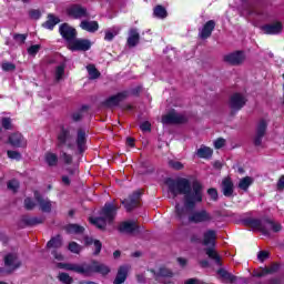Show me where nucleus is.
<instances>
[{"instance_id": "nucleus-42", "label": "nucleus", "mask_w": 284, "mask_h": 284, "mask_svg": "<svg viewBox=\"0 0 284 284\" xmlns=\"http://www.w3.org/2000/svg\"><path fill=\"white\" fill-rule=\"evenodd\" d=\"M69 252H72V254H80L83 247L79 245L77 242L69 243L68 246Z\"/></svg>"}, {"instance_id": "nucleus-19", "label": "nucleus", "mask_w": 284, "mask_h": 284, "mask_svg": "<svg viewBox=\"0 0 284 284\" xmlns=\"http://www.w3.org/2000/svg\"><path fill=\"white\" fill-rule=\"evenodd\" d=\"M9 143L13 148H26L28 145V142L26 141V138L21 133H13L9 136Z\"/></svg>"}, {"instance_id": "nucleus-21", "label": "nucleus", "mask_w": 284, "mask_h": 284, "mask_svg": "<svg viewBox=\"0 0 284 284\" xmlns=\"http://www.w3.org/2000/svg\"><path fill=\"white\" fill-rule=\"evenodd\" d=\"M120 232H123L124 234H134L139 232V226L134 221L123 222L120 224Z\"/></svg>"}, {"instance_id": "nucleus-30", "label": "nucleus", "mask_w": 284, "mask_h": 284, "mask_svg": "<svg viewBox=\"0 0 284 284\" xmlns=\"http://www.w3.org/2000/svg\"><path fill=\"white\" fill-rule=\"evenodd\" d=\"M58 23H61L59 17L50 13L48 16V20L43 23V28H45L47 30H54V26H57Z\"/></svg>"}, {"instance_id": "nucleus-28", "label": "nucleus", "mask_w": 284, "mask_h": 284, "mask_svg": "<svg viewBox=\"0 0 284 284\" xmlns=\"http://www.w3.org/2000/svg\"><path fill=\"white\" fill-rule=\"evenodd\" d=\"M77 148L81 153L85 152V131L79 130L77 135Z\"/></svg>"}, {"instance_id": "nucleus-57", "label": "nucleus", "mask_w": 284, "mask_h": 284, "mask_svg": "<svg viewBox=\"0 0 284 284\" xmlns=\"http://www.w3.org/2000/svg\"><path fill=\"white\" fill-rule=\"evenodd\" d=\"M224 145H225V139H223V138H220L214 141L215 150H221V148H223Z\"/></svg>"}, {"instance_id": "nucleus-7", "label": "nucleus", "mask_w": 284, "mask_h": 284, "mask_svg": "<svg viewBox=\"0 0 284 284\" xmlns=\"http://www.w3.org/2000/svg\"><path fill=\"white\" fill-rule=\"evenodd\" d=\"M4 266L6 268H0V274H10L14 272V270H19L21 267V261H19V256L14 253H10L4 256Z\"/></svg>"}, {"instance_id": "nucleus-26", "label": "nucleus", "mask_w": 284, "mask_h": 284, "mask_svg": "<svg viewBox=\"0 0 284 284\" xmlns=\"http://www.w3.org/2000/svg\"><path fill=\"white\" fill-rule=\"evenodd\" d=\"M80 28L82 30H85L87 32H91L94 33L99 30V22L97 21H88V20H83L80 23Z\"/></svg>"}, {"instance_id": "nucleus-3", "label": "nucleus", "mask_w": 284, "mask_h": 284, "mask_svg": "<svg viewBox=\"0 0 284 284\" xmlns=\"http://www.w3.org/2000/svg\"><path fill=\"white\" fill-rule=\"evenodd\" d=\"M245 225L252 227L255 232H261L264 236H270V232H281L282 226L278 223H274L268 219H245Z\"/></svg>"}, {"instance_id": "nucleus-53", "label": "nucleus", "mask_w": 284, "mask_h": 284, "mask_svg": "<svg viewBox=\"0 0 284 284\" xmlns=\"http://www.w3.org/2000/svg\"><path fill=\"white\" fill-rule=\"evenodd\" d=\"M207 194L211 196L212 201H219V191H216V189H209Z\"/></svg>"}, {"instance_id": "nucleus-18", "label": "nucleus", "mask_w": 284, "mask_h": 284, "mask_svg": "<svg viewBox=\"0 0 284 284\" xmlns=\"http://www.w3.org/2000/svg\"><path fill=\"white\" fill-rule=\"evenodd\" d=\"M264 34H281L283 32V22L276 21L262 27Z\"/></svg>"}, {"instance_id": "nucleus-6", "label": "nucleus", "mask_w": 284, "mask_h": 284, "mask_svg": "<svg viewBox=\"0 0 284 284\" xmlns=\"http://www.w3.org/2000/svg\"><path fill=\"white\" fill-rule=\"evenodd\" d=\"M57 141V148H65V145L69 150H74L75 148L70 129L62 128L58 133Z\"/></svg>"}, {"instance_id": "nucleus-46", "label": "nucleus", "mask_w": 284, "mask_h": 284, "mask_svg": "<svg viewBox=\"0 0 284 284\" xmlns=\"http://www.w3.org/2000/svg\"><path fill=\"white\" fill-rule=\"evenodd\" d=\"M60 159L65 163V165H72V155L65 152L60 153Z\"/></svg>"}, {"instance_id": "nucleus-23", "label": "nucleus", "mask_w": 284, "mask_h": 284, "mask_svg": "<svg viewBox=\"0 0 284 284\" xmlns=\"http://www.w3.org/2000/svg\"><path fill=\"white\" fill-rule=\"evenodd\" d=\"M34 196L37 202L40 205V210H42L43 212H51L52 211V202L48 199H43V196L39 195V192H34Z\"/></svg>"}, {"instance_id": "nucleus-9", "label": "nucleus", "mask_w": 284, "mask_h": 284, "mask_svg": "<svg viewBox=\"0 0 284 284\" xmlns=\"http://www.w3.org/2000/svg\"><path fill=\"white\" fill-rule=\"evenodd\" d=\"M68 48L71 52H88L92 48V42L90 40L74 38Z\"/></svg>"}, {"instance_id": "nucleus-10", "label": "nucleus", "mask_w": 284, "mask_h": 284, "mask_svg": "<svg viewBox=\"0 0 284 284\" xmlns=\"http://www.w3.org/2000/svg\"><path fill=\"white\" fill-rule=\"evenodd\" d=\"M245 103H247V98L241 93H234L229 102V105L233 112H239V110H242L245 106Z\"/></svg>"}, {"instance_id": "nucleus-49", "label": "nucleus", "mask_w": 284, "mask_h": 284, "mask_svg": "<svg viewBox=\"0 0 284 284\" xmlns=\"http://www.w3.org/2000/svg\"><path fill=\"white\" fill-rule=\"evenodd\" d=\"M267 258H270V253L267 251H260L257 253V261L261 263H264Z\"/></svg>"}, {"instance_id": "nucleus-50", "label": "nucleus", "mask_w": 284, "mask_h": 284, "mask_svg": "<svg viewBox=\"0 0 284 284\" xmlns=\"http://www.w3.org/2000/svg\"><path fill=\"white\" fill-rule=\"evenodd\" d=\"M8 190H11V192H17L19 190V181H17V180L9 181Z\"/></svg>"}, {"instance_id": "nucleus-29", "label": "nucleus", "mask_w": 284, "mask_h": 284, "mask_svg": "<svg viewBox=\"0 0 284 284\" xmlns=\"http://www.w3.org/2000/svg\"><path fill=\"white\" fill-rule=\"evenodd\" d=\"M44 161L49 168H57L59 164V155H57V153L47 152L44 154Z\"/></svg>"}, {"instance_id": "nucleus-58", "label": "nucleus", "mask_w": 284, "mask_h": 284, "mask_svg": "<svg viewBox=\"0 0 284 284\" xmlns=\"http://www.w3.org/2000/svg\"><path fill=\"white\" fill-rule=\"evenodd\" d=\"M140 130H142V132H150V130H152V124L145 121L142 124H140Z\"/></svg>"}, {"instance_id": "nucleus-45", "label": "nucleus", "mask_w": 284, "mask_h": 284, "mask_svg": "<svg viewBox=\"0 0 284 284\" xmlns=\"http://www.w3.org/2000/svg\"><path fill=\"white\" fill-rule=\"evenodd\" d=\"M45 221V217L39 216V217H30L27 223L28 225H41Z\"/></svg>"}, {"instance_id": "nucleus-8", "label": "nucleus", "mask_w": 284, "mask_h": 284, "mask_svg": "<svg viewBox=\"0 0 284 284\" xmlns=\"http://www.w3.org/2000/svg\"><path fill=\"white\" fill-rule=\"evenodd\" d=\"M213 219L214 217L212 216V213L207 212V210L205 209L194 211L187 217L189 223H195V224L212 223Z\"/></svg>"}, {"instance_id": "nucleus-16", "label": "nucleus", "mask_w": 284, "mask_h": 284, "mask_svg": "<svg viewBox=\"0 0 284 284\" xmlns=\"http://www.w3.org/2000/svg\"><path fill=\"white\" fill-rule=\"evenodd\" d=\"M141 200V193L135 192L129 199L122 201V205H124L126 212H132L134 207H139V201Z\"/></svg>"}, {"instance_id": "nucleus-12", "label": "nucleus", "mask_w": 284, "mask_h": 284, "mask_svg": "<svg viewBox=\"0 0 284 284\" xmlns=\"http://www.w3.org/2000/svg\"><path fill=\"white\" fill-rule=\"evenodd\" d=\"M185 121H187V118L175 111H171L169 114L162 118V123H164L165 125L174 123H185Z\"/></svg>"}, {"instance_id": "nucleus-5", "label": "nucleus", "mask_w": 284, "mask_h": 284, "mask_svg": "<svg viewBox=\"0 0 284 284\" xmlns=\"http://www.w3.org/2000/svg\"><path fill=\"white\" fill-rule=\"evenodd\" d=\"M116 216V206L112 203H108L102 209L99 217H90V223L97 225L99 230H105L108 223H112Z\"/></svg>"}, {"instance_id": "nucleus-38", "label": "nucleus", "mask_w": 284, "mask_h": 284, "mask_svg": "<svg viewBox=\"0 0 284 284\" xmlns=\"http://www.w3.org/2000/svg\"><path fill=\"white\" fill-rule=\"evenodd\" d=\"M217 274L221 276V278H224V281H229V283H235L236 276H234L232 273H229L224 268H220L217 271Z\"/></svg>"}, {"instance_id": "nucleus-62", "label": "nucleus", "mask_w": 284, "mask_h": 284, "mask_svg": "<svg viewBox=\"0 0 284 284\" xmlns=\"http://www.w3.org/2000/svg\"><path fill=\"white\" fill-rule=\"evenodd\" d=\"M72 119L73 121H81V119H83V114H81V112H75L72 114Z\"/></svg>"}, {"instance_id": "nucleus-24", "label": "nucleus", "mask_w": 284, "mask_h": 284, "mask_svg": "<svg viewBox=\"0 0 284 284\" xmlns=\"http://www.w3.org/2000/svg\"><path fill=\"white\" fill-rule=\"evenodd\" d=\"M222 192L224 194V196H232V194H234V182H232V179L230 178H225L222 181Z\"/></svg>"}, {"instance_id": "nucleus-41", "label": "nucleus", "mask_w": 284, "mask_h": 284, "mask_svg": "<svg viewBox=\"0 0 284 284\" xmlns=\"http://www.w3.org/2000/svg\"><path fill=\"white\" fill-rule=\"evenodd\" d=\"M65 74V63H62L55 68V81H61Z\"/></svg>"}, {"instance_id": "nucleus-48", "label": "nucleus", "mask_w": 284, "mask_h": 284, "mask_svg": "<svg viewBox=\"0 0 284 284\" xmlns=\"http://www.w3.org/2000/svg\"><path fill=\"white\" fill-rule=\"evenodd\" d=\"M2 70L3 72H14V70H17V65L12 62H3Z\"/></svg>"}, {"instance_id": "nucleus-36", "label": "nucleus", "mask_w": 284, "mask_h": 284, "mask_svg": "<svg viewBox=\"0 0 284 284\" xmlns=\"http://www.w3.org/2000/svg\"><path fill=\"white\" fill-rule=\"evenodd\" d=\"M153 16L156 17V19H165L168 17V10L165 7L158 4L153 9Z\"/></svg>"}, {"instance_id": "nucleus-60", "label": "nucleus", "mask_w": 284, "mask_h": 284, "mask_svg": "<svg viewBox=\"0 0 284 284\" xmlns=\"http://www.w3.org/2000/svg\"><path fill=\"white\" fill-rule=\"evenodd\" d=\"M268 274H276L278 272V264H273L271 267H267Z\"/></svg>"}, {"instance_id": "nucleus-31", "label": "nucleus", "mask_w": 284, "mask_h": 284, "mask_svg": "<svg viewBox=\"0 0 284 284\" xmlns=\"http://www.w3.org/2000/svg\"><path fill=\"white\" fill-rule=\"evenodd\" d=\"M254 183V178L252 176H245L242 178L237 184L239 190H242L243 192H247L250 190V186Z\"/></svg>"}, {"instance_id": "nucleus-32", "label": "nucleus", "mask_w": 284, "mask_h": 284, "mask_svg": "<svg viewBox=\"0 0 284 284\" xmlns=\"http://www.w3.org/2000/svg\"><path fill=\"white\" fill-rule=\"evenodd\" d=\"M121 32V27H112L104 32V41H113L114 37H118Z\"/></svg>"}, {"instance_id": "nucleus-25", "label": "nucleus", "mask_w": 284, "mask_h": 284, "mask_svg": "<svg viewBox=\"0 0 284 284\" xmlns=\"http://www.w3.org/2000/svg\"><path fill=\"white\" fill-rule=\"evenodd\" d=\"M140 39L141 36L139 34V31L136 29H131L126 40L129 48H136V45H139Z\"/></svg>"}, {"instance_id": "nucleus-2", "label": "nucleus", "mask_w": 284, "mask_h": 284, "mask_svg": "<svg viewBox=\"0 0 284 284\" xmlns=\"http://www.w3.org/2000/svg\"><path fill=\"white\" fill-rule=\"evenodd\" d=\"M57 267H59V270L75 272L83 276H92V274H102V276H108V273L110 272V267L108 265L99 262H92L91 264L58 263Z\"/></svg>"}, {"instance_id": "nucleus-20", "label": "nucleus", "mask_w": 284, "mask_h": 284, "mask_svg": "<svg viewBox=\"0 0 284 284\" xmlns=\"http://www.w3.org/2000/svg\"><path fill=\"white\" fill-rule=\"evenodd\" d=\"M214 28H216V22L214 20L207 21L200 31V37L202 39H210L212 37V32H214Z\"/></svg>"}, {"instance_id": "nucleus-27", "label": "nucleus", "mask_w": 284, "mask_h": 284, "mask_svg": "<svg viewBox=\"0 0 284 284\" xmlns=\"http://www.w3.org/2000/svg\"><path fill=\"white\" fill-rule=\"evenodd\" d=\"M155 281H159V278L164 277V278H172L174 276V273L170 271L169 268L161 267L159 272H154V270H151Z\"/></svg>"}, {"instance_id": "nucleus-51", "label": "nucleus", "mask_w": 284, "mask_h": 284, "mask_svg": "<svg viewBox=\"0 0 284 284\" xmlns=\"http://www.w3.org/2000/svg\"><path fill=\"white\" fill-rule=\"evenodd\" d=\"M169 165H170V168H172L173 170H183V163H181V162H179V161L170 160V161H169Z\"/></svg>"}, {"instance_id": "nucleus-33", "label": "nucleus", "mask_w": 284, "mask_h": 284, "mask_svg": "<svg viewBox=\"0 0 284 284\" xmlns=\"http://www.w3.org/2000/svg\"><path fill=\"white\" fill-rule=\"evenodd\" d=\"M213 153H214V151H212V149L210 146L202 145L197 150L196 155L200 159H211Z\"/></svg>"}, {"instance_id": "nucleus-22", "label": "nucleus", "mask_w": 284, "mask_h": 284, "mask_svg": "<svg viewBox=\"0 0 284 284\" xmlns=\"http://www.w3.org/2000/svg\"><path fill=\"white\" fill-rule=\"evenodd\" d=\"M128 272H130V266L128 265L120 266V268L118 270L115 280L113 281V284L125 283V280L128 278Z\"/></svg>"}, {"instance_id": "nucleus-63", "label": "nucleus", "mask_w": 284, "mask_h": 284, "mask_svg": "<svg viewBox=\"0 0 284 284\" xmlns=\"http://www.w3.org/2000/svg\"><path fill=\"white\" fill-rule=\"evenodd\" d=\"M277 190H284V175H282L277 182Z\"/></svg>"}, {"instance_id": "nucleus-44", "label": "nucleus", "mask_w": 284, "mask_h": 284, "mask_svg": "<svg viewBox=\"0 0 284 284\" xmlns=\"http://www.w3.org/2000/svg\"><path fill=\"white\" fill-rule=\"evenodd\" d=\"M39 50H41V45L33 44L27 49V52L28 54H30V57H37V54L39 53Z\"/></svg>"}, {"instance_id": "nucleus-15", "label": "nucleus", "mask_w": 284, "mask_h": 284, "mask_svg": "<svg viewBox=\"0 0 284 284\" xmlns=\"http://www.w3.org/2000/svg\"><path fill=\"white\" fill-rule=\"evenodd\" d=\"M224 61L231 65H241L245 61V53L243 51H235L224 55Z\"/></svg>"}, {"instance_id": "nucleus-59", "label": "nucleus", "mask_w": 284, "mask_h": 284, "mask_svg": "<svg viewBox=\"0 0 284 284\" xmlns=\"http://www.w3.org/2000/svg\"><path fill=\"white\" fill-rule=\"evenodd\" d=\"M267 274H270L267 272V267H264L261 271L256 272L254 276H256L257 278H263V276H267Z\"/></svg>"}, {"instance_id": "nucleus-43", "label": "nucleus", "mask_w": 284, "mask_h": 284, "mask_svg": "<svg viewBox=\"0 0 284 284\" xmlns=\"http://www.w3.org/2000/svg\"><path fill=\"white\" fill-rule=\"evenodd\" d=\"M59 281L64 284H72V277L68 273H60L58 276Z\"/></svg>"}, {"instance_id": "nucleus-1", "label": "nucleus", "mask_w": 284, "mask_h": 284, "mask_svg": "<svg viewBox=\"0 0 284 284\" xmlns=\"http://www.w3.org/2000/svg\"><path fill=\"white\" fill-rule=\"evenodd\" d=\"M169 192L173 196H184V206L189 210H194L197 203H203V184L195 181L190 183V180L180 178L178 180H169Z\"/></svg>"}, {"instance_id": "nucleus-35", "label": "nucleus", "mask_w": 284, "mask_h": 284, "mask_svg": "<svg viewBox=\"0 0 284 284\" xmlns=\"http://www.w3.org/2000/svg\"><path fill=\"white\" fill-rule=\"evenodd\" d=\"M175 213H176L178 221H181L182 223L187 217V209H185V206H181V205L176 204Z\"/></svg>"}, {"instance_id": "nucleus-34", "label": "nucleus", "mask_w": 284, "mask_h": 284, "mask_svg": "<svg viewBox=\"0 0 284 284\" xmlns=\"http://www.w3.org/2000/svg\"><path fill=\"white\" fill-rule=\"evenodd\" d=\"M84 243H85V245H92V244L94 245V253L93 254L95 256L101 253V247H102L101 241L94 240L92 237H85Z\"/></svg>"}, {"instance_id": "nucleus-56", "label": "nucleus", "mask_w": 284, "mask_h": 284, "mask_svg": "<svg viewBox=\"0 0 284 284\" xmlns=\"http://www.w3.org/2000/svg\"><path fill=\"white\" fill-rule=\"evenodd\" d=\"M29 17L30 19H41V11L37 10V9H32L29 11Z\"/></svg>"}, {"instance_id": "nucleus-52", "label": "nucleus", "mask_w": 284, "mask_h": 284, "mask_svg": "<svg viewBox=\"0 0 284 284\" xmlns=\"http://www.w3.org/2000/svg\"><path fill=\"white\" fill-rule=\"evenodd\" d=\"M36 205L37 204L34 203V201H32V199L27 197L24 200V207H26V210H34Z\"/></svg>"}, {"instance_id": "nucleus-61", "label": "nucleus", "mask_w": 284, "mask_h": 284, "mask_svg": "<svg viewBox=\"0 0 284 284\" xmlns=\"http://www.w3.org/2000/svg\"><path fill=\"white\" fill-rule=\"evenodd\" d=\"M52 255L55 258V261H63V258H64L63 254H61V253H59L57 251H53Z\"/></svg>"}, {"instance_id": "nucleus-40", "label": "nucleus", "mask_w": 284, "mask_h": 284, "mask_svg": "<svg viewBox=\"0 0 284 284\" xmlns=\"http://www.w3.org/2000/svg\"><path fill=\"white\" fill-rule=\"evenodd\" d=\"M87 70L90 79H99V77H101V73L99 72V70H97V67H94V64H89L87 67Z\"/></svg>"}, {"instance_id": "nucleus-37", "label": "nucleus", "mask_w": 284, "mask_h": 284, "mask_svg": "<svg viewBox=\"0 0 284 284\" xmlns=\"http://www.w3.org/2000/svg\"><path fill=\"white\" fill-rule=\"evenodd\" d=\"M63 245V239H61V235H57L55 237H52L48 243L47 247H53L54 250H59Z\"/></svg>"}, {"instance_id": "nucleus-47", "label": "nucleus", "mask_w": 284, "mask_h": 284, "mask_svg": "<svg viewBox=\"0 0 284 284\" xmlns=\"http://www.w3.org/2000/svg\"><path fill=\"white\" fill-rule=\"evenodd\" d=\"M13 39L19 43V45H23V43H26V39H28V34L16 33L13 34Z\"/></svg>"}, {"instance_id": "nucleus-14", "label": "nucleus", "mask_w": 284, "mask_h": 284, "mask_svg": "<svg viewBox=\"0 0 284 284\" xmlns=\"http://www.w3.org/2000/svg\"><path fill=\"white\" fill-rule=\"evenodd\" d=\"M265 132H267V122L265 120H261L257 123L256 134H255V138H254V145L256 148L262 145L263 138L265 136Z\"/></svg>"}, {"instance_id": "nucleus-55", "label": "nucleus", "mask_w": 284, "mask_h": 284, "mask_svg": "<svg viewBox=\"0 0 284 284\" xmlns=\"http://www.w3.org/2000/svg\"><path fill=\"white\" fill-rule=\"evenodd\" d=\"M9 159H14L16 161H21V153L17 151H8L7 152Z\"/></svg>"}, {"instance_id": "nucleus-17", "label": "nucleus", "mask_w": 284, "mask_h": 284, "mask_svg": "<svg viewBox=\"0 0 284 284\" xmlns=\"http://www.w3.org/2000/svg\"><path fill=\"white\" fill-rule=\"evenodd\" d=\"M126 98H128V91H123L106 99L103 105H105V108H116V105H119V103Z\"/></svg>"}, {"instance_id": "nucleus-39", "label": "nucleus", "mask_w": 284, "mask_h": 284, "mask_svg": "<svg viewBox=\"0 0 284 284\" xmlns=\"http://www.w3.org/2000/svg\"><path fill=\"white\" fill-rule=\"evenodd\" d=\"M83 226H80L79 224H69L67 226V232L69 234H83Z\"/></svg>"}, {"instance_id": "nucleus-4", "label": "nucleus", "mask_w": 284, "mask_h": 284, "mask_svg": "<svg viewBox=\"0 0 284 284\" xmlns=\"http://www.w3.org/2000/svg\"><path fill=\"white\" fill-rule=\"evenodd\" d=\"M202 245L205 247V254L215 262V265L221 266V255L216 252L214 247H216V231L207 230L203 233Z\"/></svg>"}, {"instance_id": "nucleus-54", "label": "nucleus", "mask_w": 284, "mask_h": 284, "mask_svg": "<svg viewBox=\"0 0 284 284\" xmlns=\"http://www.w3.org/2000/svg\"><path fill=\"white\" fill-rule=\"evenodd\" d=\"M1 123H2V128H4V130H11L12 120H10V118H3Z\"/></svg>"}, {"instance_id": "nucleus-13", "label": "nucleus", "mask_w": 284, "mask_h": 284, "mask_svg": "<svg viewBox=\"0 0 284 284\" xmlns=\"http://www.w3.org/2000/svg\"><path fill=\"white\" fill-rule=\"evenodd\" d=\"M67 14L73 17V19L88 18V9L83 8L81 4H72L67 9Z\"/></svg>"}, {"instance_id": "nucleus-11", "label": "nucleus", "mask_w": 284, "mask_h": 284, "mask_svg": "<svg viewBox=\"0 0 284 284\" xmlns=\"http://www.w3.org/2000/svg\"><path fill=\"white\" fill-rule=\"evenodd\" d=\"M59 32H60L62 39H64V41H67L68 45L70 44V42L72 40L77 39V29L72 28L68 23H62L59 27Z\"/></svg>"}, {"instance_id": "nucleus-64", "label": "nucleus", "mask_w": 284, "mask_h": 284, "mask_svg": "<svg viewBox=\"0 0 284 284\" xmlns=\"http://www.w3.org/2000/svg\"><path fill=\"white\" fill-rule=\"evenodd\" d=\"M185 284H203V283H201V281H199L196 278H190L186 281Z\"/></svg>"}]
</instances>
